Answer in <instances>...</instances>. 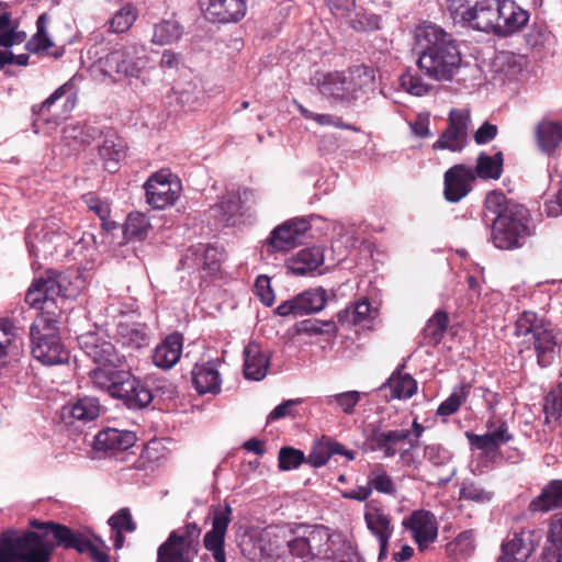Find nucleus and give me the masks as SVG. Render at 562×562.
I'll return each mask as SVG.
<instances>
[{"mask_svg":"<svg viewBox=\"0 0 562 562\" xmlns=\"http://www.w3.org/2000/svg\"><path fill=\"white\" fill-rule=\"evenodd\" d=\"M454 23L473 30L507 36L520 30L529 19L512 0H446Z\"/></svg>","mask_w":562,"mask_h":562,"instance_id":"f257e3e1","label":"nucleus"},{"mask_svg":"<svg viewBox=\"0 0 562 562\" xmlns=\"http://www.w3.org/2000/svg\"><path fill=\"white\" fill-rule=\"evenodd\" d=\"M485 207L495 215L492 240L496 248L510 250L521 247V239L529 236L527 209L508 200L502 191H492L485 198Z\"/></svg>","mask_w":562,"mask_h":562,"instance_id":"f03ea898","label":"nucleus"},{"mask_svg":"<svg viewBox=\"0 0 562 562\" xmlns=\"http://www.w3.org/2000/svg\"><path fill=\"white\" fill-rule=\"evenodd\" d=\"M317 88L330 102L351 105L375 92V70L366 65H355L342 71H330L317 81Z\"/></svg>","mask_w":562,"mask_h":562,"instance_id":"7ed1b4c3","label":"nucleus"},{"mask_svg":"<svg viewBox=\"0 0 562 562\" xmlns=\"http://www.w3.org/2000/svg\"><path fill=\"white\" fill-rule=\"evenodd\" d=\"M92 385L106 391L113 398L133 411L147 407L154 400L151 391L130 371L119 369H93L89 372Z\"/></svg>","mask_w":562,"mask_h":562,"instance_id":"20e7f679","label":"nucleus"},{"mask_svg":"<svg viewBox=\"0 0 562 562\" xmlns=\"http://www.w3.org/2000/svg\"><path fill=\"white\" fill-rule=\"evenodd\" d=\"M20 533L7 530L0 536V562H50L54 546L45 529Z\"/></svg>","mask_w":562,"mask_h":562,"instance_id":"39448f33","label":"nucleus"},{"mask_svg":"<svg viewBox=\"0 0 562 562\" xmlns=\"http://www.w3.org/2000/svg\"><path fill=\"white\" fill-rule=\"evenodd\" d=\"M329 540L328 528L321 525H299L291 530L286 547L292 558L310 562L330 557Z\"/></svg>","mask_w":562,"mask_h":562,"instance_id":"423d86ee","label":"nucleus"},{"mask_svg":"<svg viewBox=\"0 0 562 562\" xmlns=\"http://www.w3.org/2000/svg\"><path fill=\"white\" fill-rule=\"evenodd\" d=\"M515 334L517 336L530 335L538 364L542 368L551 364L557 340L550 323L539 318L535 312L525 311L516 321Z\"/></svg>","mask_w":562,"mask_h":562,"instance_id":"0eeeda50","label":"nucleus"},{"mask_svg":"<svg viewBox=\"0 0 562 562\" xmlns=\"http://www.w3.org/2000/svg\"><path fill=\"white\" fill-rule=\"evenodd\" d=\"M201 531L196 522L172 530L158 547L157 562H193L199 553Z\"/></svg>","mask_w":562,"mask_h":562,"instance_id":"6e6552de","label":"nucleus"},{"mask_svg":"<svg viewBox=\"0 0 562 562\" xmlns=\"http://www.w3.org/2000/svg\"><path fill=\"white\" fill-rule=\"evenodd\" d=\"M30 526L34 529H45L54 549L61 547L64 549H74L79 553H87L94 562H109L110 558L106 551L100 549L90 539L81 533L75 532L69 527L54 521L30 520Z\"/></svg>","mask_w":562,"mask_h":562,"instance_id":"1a4fd4ad","label":"nucleus"},{"mask_svg":"<svg viewBox=\"0 0 562 562\" xmlns=\"http://www.w3.org/2000/svg\"><path fill=\"white\" fill-rule=\"evenodd\" d=\"M148 57L142 45L128 44L113 49L99 59V66L103 75H119L123 78H138L146 68Z\"/></svg>","mask_w":562,"mask_h":562,"instance_id":"9d476101","label":"nucleus"},{"mask_svg":"<svg viewBox=\"0 0 562 562\" xmlns=\"http://www.w3.org/2000/svg\"><path fill=\"white\" fill-rule=\"evenodd\" d=\"M30 336L32 355L43 364L54 366L68 361L69 353L61 345L56 327L46 319L41 318L32 324Z\"/></svg>","mask_w":562,"mask_h":562,"instance_id":"9b49d317","label":"nucleus"},{"mask_svg":"<svg viewBox=\"0 0 562 562\" xmlns=\"http://www.w3.org/2000/svg\"><path fill=\"white\" fill-rule=\"evenodd\" d=\"M461 53L458 46L442 48L436 52H420L417 65L430 79L449 81L458 71Z\"/></svg>","mask_w":562,"mask_h":562,"instance_id":"f8f14e48","label":"nucleus"},{"mask_svg":"<svg viewBox=\"0 0 562 562\" xmlns=\"http://www.w3.org/2000/svg\"><path fill=\"white\" fill-rule=\"evenodd\" d=\"M69 282L67 278L53 270H47L44 276L35 279L25 294V302L36 308H44L56 297L69 296Z\"/></svg>","mask_w":562,"mask_h":562,"instance_id":"ddd939ff","label":"nucleus"},{"mask_svg":"<svg viewBox=\"0 0 562 562\" xmlns=\"http://www.w3.org/2000/svg\"><path fill=\"white\" fill-rule=\"evenodd\" d=\"M471 122L469 109H452L449 112L448 126L432 148L461 151L468 144V131Z\"/></svg>","mask_w":562,"mask_h":562,"instance_id":"4468645a","label":"nucleus"},{"mask_svg":"<svg viewBox=\"0 0 562 562\" xmlns=\"http://www.w3.org/2000/svg\"><path fill=\"white\" fill-rule=\"evenodd\" d=\"M233 509L229 504L212 506V529L203 538L204 548L210 551L215 562H226L225 536L232 520Z\"/></svg>","mask_w":562,"mask_h":562,"instance_id":"2eb2a0df","label":"nucleus"},{"mask_svg":"<svg viewBox=\"0 0 562 562\" xmlns=\"http://www.w3.org/2000/svg\"><path fill=\"white\" fill-rule=\"evenodd\" d=\"M146 202L154 209L172 205L179 196V182L172 181L170 171L162 169L153 173L144 184Z\"/></svg>","mask_w":562,"mask_h":562,"instance_id":"dca6fc26","label":"nucleus"},{"mask_svg":"<svg viewBox=\"0 0 562 562\" xmlns=\"http://www.w3.org/2000/svg\"><path fill=\"white\" fill-rule=\"evenodd\" d=\"M78 341L85 355L99 364L95 369H117L125 362V357L116 351L112 342L98 337L95 334H83L78 338Z\"/></svg>","mask_w":562,"mask_h":562,"instance_id":"f3484780","label":"nucleus"},{"mask_svg":"<svg viewBox=\"0 0 562 562\" xmlns=\"http://www.w3.org/2000/svg\"><path fill=\"white\" fill-rule=\"evenodd\" d=\"M533 530L516 531L502 544L497 562H526L535 551L540 538Z\"/></svg>","mask_w":562,"mask_h":562,"instance_id":"a211bd4d","label":"nucleus"},{"mask_svg":"<svg viewBox=\"0 0 562 562\" xmlns=\"http://www.w3.org/2000/svg\"><path fill=\"white\" fill-rule=\"evenodd\" d=\"M310 223L303 217L289 220L276 227L267 244L273 251H285L297 245L299 238L310 229Z\"/></svg>","mask_w":562,"mask_h":562,"instance_id":"6ab92c4d","label":"nucleus"},{"mask_svg":"<svg viewBox=\"0 0 562 562\" xmlns=\"http://www.w3.org/2000/svg\"><path fill=\"white\" fill-rule=\"evenodd\" d=\"M475 179L472 168L464 165H456L445 173L443 194L447 201L457 203L471 190V182Z\"/></svg>","mask_w":562,"mask_h":562,"instance_id":"aec40b11","label":"nucleus"},{"mask_svg":"<svg viewBox=\"0 0 562 562\" xmlns=\"http://www.w3.org/2000/svg\"><path fill=\"white\" fill-rule=\"evenodd\" d=\"M403 526L413 532V537L420 550L435 541L438 528L432 514L426 510H415L409 518L403 520Z\"/></svg>","mask_w":562,"mask_h":562,"instance_id":"412c9836","label":"nucleus"},{"mask_svg":"<svg viewBox=\"0 0 562 562\" xmlns=\"http://www.w3.org/2000/svg\"><path fill=\"white\" fill-rule=\"evenodd\" d=\"M100 408V402L97 397L82 396L64 405L60 411V418L66 425L86 424L99 417Z\"/></svg>","mask_w":562,"mask_h":562,"instance_id":"4be33fe9","label":"nucleus"},{"mask_svg":"<svg viewBox=\"0 0 562 562\" xmlns=\"http://www.w3.org/2000/svg\"><path fill=\"white\" fill-rule=\"evenodd\" d=\"M137 440L135 432L106 428L99 431L93 440V449L105 454H114L132 448Z\"/></svg>","mask_w":562,"mask_h":562,"instance_id":"5701e85b","label":"nucleus"},{"mask_svg":"<svg viewBox=\"0 0 562 562\" xmlns=\"http://www.w3.org/2000/svg\"><path fill=\"white\" fill-rule=\"evenodd\" d=\"M206 16L221 23L237 22L246 13L245 0H200Z\"/></svg>","mask_w":562,"mask_h":562,"instance_id":"b1692460","label":"nucleus"},{"mask_svg":"<svg viewBox=\"0 0 562 562\" xmlns=\"http://www.w3.org/2000/svg\"><path fill=\"white\" fill-rule=\"evenodd\" d=\"M415 37L420 52H438L457 46L453 36L434 23L417 27Z\"/></svg>","mask_w":562,"mask_h":562,"instance_id":"393cba45","label":"nucleus"},{"mask_svg":"<svg viewBox=\"0 0 562 562\" xmlns=\"http://www.w3.org/2000/svg\"><path fill=\"white\" fill-rule=\"evenodd\" d=\"M183 347V336L179 333L168 335L153 351V363L162 369L173 368L180 360Z\"/></svg>","mask_w":562,"mask_h":562,"instance_id":"a878e982","label":"nucleus"},{"mask_svg":"<svg viewBox=\"0 0 562 562\" xmlns=\"http://www.w3.org/2000/svg\"><path fill=\"white\" fill-rule=\"evenodd\" d=\"M249 192H227L221 202L213 209V216L225 226H235L238 217L243 215V204L246 202Z\"/></svg>","mask_w":562,"mask_h":562,"instance_id":"bb28decb","label":"nucleus"},{"mask_svg":"<svg viewBox=\"0 0 562 562\" xmlns=\"http://www.w3.org/2000/svg\"><path fill=\"white\" fill-rule=\"evenodd\" d=\"M409 436V429H374L368 437V445L372 451H380L384 458H392L397 453L396 446L408 439Z\"/></svg>","mask_w":562,"mask_h":562,"instance_id":"cd10ccee","label":"nucleus"},{"mask_svg":"<svg viewBox=\"0 0 562 562\" xmlns=\"http://www.w3.org/2000/svg\"><path fill=\"white\" fill-rule=\"evenodd\" d=\"M364 520L368 529L379 540V561H383L387 557L389 540L393 532L390 518L381 509L374 507L364 514Z\"/></svg>","mask_w":562,"mask_h":562,"instance_id":"c85d7f7f","label":"nucleus"},{"mask_svg":"<svg viewBox=\"0 0 562 562\" xmlns=\"http://www.w3.org/2000/svg\"><path fill=\"white\" fill-rule=\"evenodd\" d=\"M244 374L248 380L260 381L267 375L269 356L257 342H249L244 349Z\"/></svg>","mask_w":562,"mask_h":562,"instance_id":"c756f323","label":"nucleus"},{"mask_svg":"<svg viewBox=\"0 0 562 562\" xmlns=\"http://www.w3.org/2000/svg\"><path fill=\"white\" fill-rule=\"evenodd\" d=\"M424 459L432 467L446 470L445 474L437 479V485L439 486L450 483L457 474V468L451 465L452 453L440 445H427L424 449Z\"/></svg>","mask_w":562,"mask_h":562,"instance_id":"7c9ffc66","label":"nucleus"},{"mask_svg":"<svg viewBox=\"0 0 562 562\" xmlns=\"http://www.w3.org/2000/svg\"><path fill=\"white\" fill-rule=\"evenodd\" d=\"M192 381L200 394L221 392V375L214 361L196 364L192 370Z\"/></svg>","mask_w":562,"mask_h":562,"instance_id":"2f4dec72","label":"nucleus"},{"mask_svg":"<svg viewBox=\"0 0 562 562\" xmlns=\"http://www.w3.org/2000/svg\"><path fill=\"white\" fill-rule=\"evenodd\" d=\"M98 150L104 168L109 172H114L117 169L119 161L125 156V144L120 136L109 131L103 135Z\"/></svg>","mask_w":562,"mask_h":562,"instance_id":"473e14b6","label":"nucleus"},{"mask_svg":"<svg viewBox=\"0 0 562 562\" xmlns=\"http://www.w3.org/2000/svg\"><path fill=\"white\" fill-rule=\"evenodd\" d=\"M334 454L345 456L349 460L355 459V452L347 450L341 443L331 440H322L315 443L306 458V462L314 468H321Z\"/></svg>","mask_w":562,"mask_h":562,"instance_id":"72a5a7b5","label":"nucleus"},{"mask_svg":"<svg viewBox=\"0 0 562 562\" xmlns=\"http://www.w3.org/2000/svg\"><path fill=\"white\" fill-rule=\"evenodd\" d=\"M562 508V480L551 481L530 504L531 512H550Z\"/></svg>","mask_w":562,"mask_h":562,"instance_id":"f704fd0d","label":"nucleus"},{"mask_svg":"<svg viewBox=\"0 0 562 562\" xmlns=\"http://www.w3.org/2000/svg\"><path fill=\"white\" fill-rule=\"evenodd\" d=\"M116 335L123 345L132 348H142L149 344V328L142 323L120 322L116 326Z\"/></svg>","mask_w":562,"mask_h":562,"instance_id":"c9c22d12","label":"nucleus"},{"mask_svg":"<svg viewBox=\"0 0 562 562\" xmlns=\"http://www.w3.org/2000/svg\"><path fill=\"white\" fill-rule=\"evenodd\" d=\"M391 391L390 398H409L417 391V383L409 374H402L400 370H396L392 375L384 382L379 390Z\"/></svg>","mask_w":562,"mask_h":562,"instance_id":"e433bc0d","label":"nucleus"},{"mask_svg":"<svg viewBox=\"0 0 562 562\" xmlns=\"http://www.w3.org/2000/svg\"><path fill=\"white\" fill-rule=\"evenodd\" d=\"M322 263L323 254L318 248H305L296 254L288 268L295 276H304L317 269Z\"/></svg>","mask_w":562,"mask_h":562,"instance_id":"4c0bfd02","label":"nucleus"},{"mask_svg":"<svg viewBox=\"0 0 562 562\" xmlns=\"http://www.w3.org/2000/svg\"><path fill=\"white\" fill-rule=\"evenodd\" d=\"M536 137L540 149L550 154L562 143V124L550 121L540 122L536 128Z\"/></svg>","mask_w":562,"mask_h":562,"instance_id":"58836bf2","label":"nucleus"},{"mask_svg":"<svg viewBox=\"0 0 562 562\" xmlns=\"http://www.w3.org/2000/svg\"><path fill=\"white\" fill-rule=\"evenodd\" d=\"M190 256L194 257L193 260L195 266H201L203 270L211 274L220 270L221 254L214 247L200 244L189 249L186 259L189 260Z\"/></svg>","mask_w":562,"mask_h":562,"instance_id":"ea45409f","label":"nucleus"},{"mask_svg":"<svg viewBox=\"0 0 562 562\" xmlns=\"http://www.w3.org/2000/svg\"><path fill=\"white\" fill-rule=\"evenodd\" d=\"M449 325V316L445 311H437L423 329L425 345L436 347L442 340Z\"/></svg>","mask_w":562,"mask_h":562,"instance_id":"a19ab883","label":"nucleus"},{"mask_svg":"<svg viewBox=\"0 0 562 562\" xmlns=\"http://www.w3.org/2000/svg\"><path fill=\"white\" fill-rule=\"evenodd\" d=\"M295 300L299 314L302 316L323 310L327 301V293L323 288L311 289L296 295Z\"/></svg>","mask_w":562,"mask_h":562,"instance_id":"79ce46f5","label":"nucleus"},{"mask_svg":"<svg viewBox=\"0 0 562 562\" xmlns=\"http://www.w3.org/2000/svg\"><path fill=\"white\" fill-rule=\"evenodd\" d=\"M494 492L486 488L480 482L473 480H463L459 491V499L472 502L477 505H484L492 502Z\"/></svg>","mask_w":562,"mask_h":562,"instance_id":"37998d69","label":"nucleus"},{"mask_svg":"<svg viewBox=\"0 0 562 562\" xmlns=\"http://www.w3.org/2000/svg\"><path fill=\"white\" fill-rule=\"evenodd\" d=\"M150 229L148 217L143 213L135 212L128 214L123 232L127 240L140 241L148 236Z\"/></svg>","mask_w":562,"mask_h":562,"instance_id":"c03bdc74","label":"nucleus"},{"mask_svg":"<svg viewBox=\"0 0 562 562\" xmlns=\"http://www.w3.org/2000/svg\"><path fill=\"white\" fill-rule=\"evenodd\" d=\"M503 171V154L501 151L493 156L484 153L477 157L475 172L482 179H499Z\"/></svg>","mask_w":562,"mask_h":562,"instance_id":"a18cd8bd","label":"nucleus"},{"mask_svg":"<svg viewBox=\"0 0 562 562\" xmlns=\"http://www.w3.org/2000/svg\"><path fill=\"white\" fill-rule=\"evenodd\" d=\"M19 353L16 327L9 319L0 321V360Z\"/></svg>","mask_w":562,"mask_h":562,"instance_id":"49530a36","label":"nucleus"},{"mask_svg":"<svg viewBox=\"0 0 562 562\" xmlns=\"http://www.w3.org/2000/svg\"><path fill=\"white\" fill-rule=\"evenodd\" d=\"M48 16L41 14L36 21V33L26 43L25 48L33 54L46 52L53 46V42L47 34Z\"/></svg>","mask_w":562,"mask_h":562,"instance_id":"de8ad7c7","label":"nucleus"},{"mask_svg":"<svg viewBox=\"0 0 562 562\" xmlns=\"http://www.w3.org/2000/svg\"><path fill=\"white\" fill-rule=\"evenodd\" d=\"M380 16L362 8L355 9L346 23L356 32H370L380 29Z\"/></svg>","mask_w":562,"mask_h":562,"instance_id":"09e8293b","label":"nucleus"},{"mask_svg":"<svg viewBox=\"0 0 562 562\" xmlns=\"http://www.w3.org/2000/svg\"><path fill=\"white\" fill-rule=\"evenodd\" d=\"M368 485L379 493L394 495L396 488L392 477L387 474L382 464H376L368 474Z\"/></svg>","mask_w":562,"mask_h":562,"instance_id":"8fccbe9b","label":"nucleus"},{"mask_svg":"<svg viewBox=\"0 0 562 562\" xmlns=\"http://www.w3.org/2000/svg\"><path fill=\"white\" fill-rule=\"evenodd\" d=\"M182 29L177 21L167 20L155 25L153 43L168 45L180 38Z\"/></svg>","mask_w":562,"mask_h":562,"instance_id":"3c124183","label":"nucleus"},{"mask_svg":"<svg viewBox=\"0 0 562 562\" xmlns=\"http://www.w3.org/2000/svg\"><path fill=\"white\" fill-rule=\"evenodd\" d=\"M82 200L87 207L99 216L102 221V226L106 231H111L115 227V222L109 221L111 210L106 201L101 200L98 195L91 192L85 194Z\"/></svg>","mask_w":562,"mask_h":562,"instance_id":"603ef678","label":"nucleus"},{"mask_svg":"<svg viewBox=\"0 0 562 562\" xmlns=\"http://www.w3.org/2000/svg\"><path fill=\"white\" fill-rule=\"evenodd\" d=\"M471 385L463 384L454 387L452 393L438 407L437 414L440 416H450L454 414L467 400Z\"/></svg>","mask_w":562,"mask_h":562,"instance_id":"864d4df0","label":"nucleus"},{"mask_svg":"<svg viewBox=\"0 0 562 562\" xmlns=\"http://www.w3.org/2000/svg\"><path fill=\"white\" fill-rule=\"evenodd\" d=\"M136 20V11L132 5L121 8L109 21V32L124 33Z\"/></svg>","mask_w":562,"mask_h":562,"instance_id":"5fc2aeb1","label":"nucleus"},{"mask_svg":"<svg viewBox=\"0 0 562 562\" xmlns=\"http://www.w3.org/2000/svg\"><path fill=\"white\" fill-rule=\"evenodd\" d=\"M299 334L308 335H330L334 336L337 333V326L333 321H319V319H304L296 326Z\"/></svg>","mask_w":562,"mask_h":562,"instance_id":"6e6d98bb","label":"nucleus"},{"mask_svg":"<svg viewBox=\"0 0 562 562\" xmlns=\"http://www.w3.org/2000/svg\"><path fill=\"white\" fill-rule=\"evenodd\" d=\"M398 80L401 88L416 97L427 94L431 88L428 83L423 81L418 74L413 72L411 70H407L404 74H402Z\"/></svg>","mask_w":562,"mask_h":562,"instance_id":"4d7b16f0","label":"nucleus"},{"mask_svg":"<svg viewBox=\"0 0 562 562\" xmlns=\"http://www.w3.org/2000/svg\"><path fill=\"white\" fill-rule=\"evenodd\" d=\"M543 411L546 422L550 418L558 419L562 414V382L558 383L544 397Z\"/></svg>","mask_w":562,"mask_h":562,"instance_id":"13d9d810","label":"nucleus"},{"mask_svg":"<svg viewBox=\"0 0 562 562\" xmlns=\"http://www.w3.org/2000/svg\"><path fill=\"white\" fill-rule=\"evenodd\" d=\"M279 468L282 471H290L306 462L303 451L293 447H282L278 456Z\"/></svg>","mask_w":562,"mask_h":562,"instance_id":"bf43d9fd","label":"nucleus"},{"mask_svg":"<svg viewBox=\"0 0 562 562\" xmlns=\"http://www.w3.org/2000/svg\"><path fill=\"white\" fill-rule=\"evenodd\" d=\"M359 401L360 393L358 391L338 393L328 396L326 400L328 405L336 403L345 414H352Z\"/></svg>","mask_w":562,"mask_h":562,"instance_id":"052dcab7","label":"nucleus"},{"mask_svg":"<svg viewBox=\"0 0 562 562\" xmlns=\"http://www.w3.org/2000/svg\"><path fill=\"white\" fill-rule=\"evenodd\" d=\"M486 427L498 448L513 439V435L505 420H488Z\"/></svg>","mask_w":562,"mask_h":562,"instance_id":"680f3d73","label":"nucleus"},{"mask_svg":"<svg viewBox=\"0 0 562 562\" xmlns=\"http://www.w3.org/2000/svg\"><path fill=\"white\" fill-rule=\"evenodd\" d=\"M48 237V233L45 232L44 226L41 223L32 224L26 232V244L29 250L33 256H37L38 244L43 243Z\"/></svg>","mask_w":562,"mask_h":562,"instance_id":"e2e57ef3","label":"nucleus"},{"mask_svg":"<svg viewBox=\"0 0 562 562\" xmlns=\"http://www.w3.org/2000/svg\"><path fill=\"white\" fill-rule=\"evenodd\" d=\"M109 525L113 530L133 532L136 529V524L134 522L128 508H121L113 516H111L109 519Z\"/></svg>","mask_w":562,"mask_h":562,"instance_id":"0e129e2a","label":"nucleus"},{"mask_svg":"<svg viewBox=\"0 0 562 562\" xmlns=\"http://www.w3.org/2000/svg\"><path fill=\"white\" fill-rule=\"evenodd\" d=\"M255 290L263 305L271 306L273 304L274 292L271 289V281L268 276L261 274L256 279Z\"/></svg>","mask_w":562,"mask_h":562,"instance_id":"69168bd1","label":"nucleus"},{"mask_svg":"<svg viewBox=\"0 0 562 562\" xmlns=\"http://www.w3.org/2000/svg\"><path fill=\"white\" fill-rule=\"evenodd\" d=\"M467 437L472 448L482 450L486 454L495 453L498 450V446L495 443L488 431H486L484 435L467 432Z\"/></svg>","mask_w":562,"mask_h":562,"instance_id":"338daca9","label":"nucleus"},{"mask_svg":"<svg viewBox=\"0 0 562 562\" xmlns=\"http://www.w3.org/2000/svg\"><path fill=\"white\" fill-rule=\"evenodd\" d=\"M541 562H562V543L557 542L555 539L551 537L550 531L547 544L541 554Z\"/></svg>","mask_w":562,"mask_h":562,"instance_id":"774afa93","label":"nucleus"}]
</instances>
